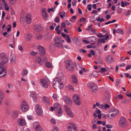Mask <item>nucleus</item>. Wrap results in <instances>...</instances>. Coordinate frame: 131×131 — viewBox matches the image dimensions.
<instances>
[{
	"mask_svg": "<svg viewBox=\"0 0 131 131\" xmlns=\"http://www.w3.org/2000/svg\"><path fill=\"white\" fill-rule=\"evenodd\" d=\"M2 62L0 63V74H2L4 73L3 75L0 77H4L6 74L7 73L6 68L5 66L3 65L5 64L8 61L7 58H1Z\"/></svg>",
	"mask_w": 131,
	"mask_h": 131,
	"instance_id": "1",
	"label": "nucleus"
},
{
	"mask_svg": "<svg viewBox=\"0 0 131 131\" xmlns=\"http://www.w3.org/2000/svg\"><path fill=\"white\" fill-rule=\"evenodd\" d=\"M63 77H59L55 78L53 81V86L55 89H61L63 87Z\"/></svg>",
	"mask_w": 131,
	"mask_h": 131,
	"instance_id": "2",
	"label": "nucleus"
},
{
	"mask_svg": "<svg viewBox=\"0 0 131 131\" xmlns=\"http://www.w3.org/2000/svg\"><path fill=\"white\" fill-rule=\"evenodd\" d=\"M54 45L58 48H62L63 47V44L61 42V39L59 37H55L53 39Z\"/></svg>",
	"mask_w": 131,
	"mask_h": 131,
	"instance_id": "3",
	"label": "nucleus"
},
{
	"mask_svg": "<svg viewBox=\"0 0 131 131\" xmlns=\"http://www.w3.org/2000/svg\"><path fill=\"white\" fill-rule=\"evenodd\" d=\"M65 66L67 69L70 70H74V65L73 62L70 60H67L65 61Z\"/></svg>",
	"mask_w": 131,
	"mask_h": 131,
	"instance_id": "4",
	"label": "nucleus"
},
{
	"mask_svg": "<svg viewBox=\"0 0 131 131\" xmlns=\"http://www.w3.org/2000/svg\"><path fill=\"white\" fill-rule=\"evenodd\" d=\"M40 82L42 86L45 88H48L50 84L49 79L47 78L41 79Z\"/></svg>",
	"mask_w": 131,
	"mask_h": 131,
	"instance_id": "5",
	"label": "nucleus"
},
{
	"mask_svg": "<svg viewBox=\"0 0 131 131\" xmlns=\"http://www.w3.org/2000/svg\"><path fill=\"white\" fill-rule=\"evenodd\" d=\"M72 99L75 105L77 106L80 105L81 104V101L79 95L77 94L74 95Z\"/></svg>",
	"mask_w": 131,
	"mask_h": 131,
	"instance_id": "6",
	"label": "nucleus"
},
{
	"mask_svg": "<svg viewBox=\"0 0 131 131\" xmlns=\"http://www.w3.org/2000/svg\"><path fill=\"white\" fill-rule=\"evenodd\" d=\"M55 110L56 111V113L59 116H60L62 115V109L60 105L58 103L55 104L54 105Z\"/></svg>",
	"mask_w": 131,
	"mask_h": 131,
	"instance_id": "7",
	"label": "nucleus"
},
{
	"mask_svg": "<svg viewBox=\"0 0 131 131\" xmlns=\"http://www.w3.org/2000/svg\"><path fill=\"white\" fill-rule=\"evenodd\" d=\"M67 126L69 131H77V126L73 123H69L67 124Z\"/></svg>",
	"mask_w": 131,
	"mask_h": 131,
	"instance_id": "8",
	"label": "nucleus"
},
{
	"mask_svg": "<svg viewBox=\"0 0 131 131\" xmlns=\"http://www.w3.org/2000/svg\"><path fill=\"white\" fill-rule=\"evenodd\" d=\"M127 121L124 118L121 117L119 123V125L121 128L126 127L127 125Z\"/></svg>",
	"mask_w": 131,
	"mask_h": 131,
	"instance_id": "9",
	"label": "nucleus"
},
{
	"mask_svg": "<svg viewBox=\"0 0 131 131\" xmlns=\"http://www.w3.org/2000/svg\"><path fill=\"white\" fill-rule=\"evenodd\" d=\"M29 108V107L27 104L26 102L23 101L21 106V110L23 112H25L27 111Z\"/></svg>",
	"mask_w": 131,
	"mask_h": 131,
	"instance_id": "10",
	"label": "nucleus"
},
{
	"mask_svg": "<svg viewBox=\"0 0 131 131\" xmlns=\"http://www.w3.org/2000/svg\"><path fill=\"white\" fill-rule=\"evenodd\" d=\"M64 107L68 115L71 117H73L74 116V114L71 111L69 108L66 105L64 106Z\"/></svg>",
	"mask_w": 131,
	"mask_h": 131,
	"instance_id": "11",
	"label": "nucleus"
},
{
	"mask_svg": "<svg viewBox=\"0 0 131 131\" xmlns=\"http://www.w3.org/2000/svg\"><path fill=\"white\" fill-rule=\"evenodd\" d=\"M64 102L67 104L71 105L72 102L71 99L69 97L66 96H64L63 98Z\"/></svg>",
	"mask_w": 131,
	"mask_h": 131,
	"instance_id": "12",
	"label": "nucleus"
},
{
	"mask_svg": "<svg viewBox=\"0 0 131 131\" xmlns=\"http://www.w3.org/2000/svg\"><path fill=\"white\" fill-rule=\"evenodd\" d=\"M17 122L18 125L21 126H25L26 124L25 120L21 118L18 119Z\"/></svg>",
	"mask_w": 131,
	"mask_h": 131,
	"instance_id": "13",
	"label": "nucleus"
},
{
	"mask_svg": "<svg viewBox=\"0 0 131 131\" xmlns=\"http://www.w3.org/2000/svg\"><path fill=\"white\" fill-rule=\"evenodd\" d=\"M90 89L92 90L93 92H95L97 89V86L94 83L90 84L89 85Z\"/></svg>",
	"mask_w": 131,
	"mask_h": 131,
	"instance_id": "14",
	"label": "nucleus"
},
{
	"mask_svg": "<svg viewBox=\"0 0 131 131\" xmlns=\"http://www.w3.org/2000/svg\"><path fill=\"white\" fill-rule=\"evenodd\" d=\"M39 51V53L41 56H42L45 53V50L42 47L39 46L37 48Z\"/></svg>",
	"mask_w": 131,
	"mask_h": 131,
	"instance_id": "15",
	"label": "nucleus"
},
{
	"mask_svg": "<svg viewBox=\"0 0 131 131\" xmlns=\"http://www.w3.org/2000/svg\"><path fill=\"white\" fill-rule=\"evenodd\" d=\"M46 9H42L41 13L43 18L45 20L48 19V15L46 13Z\"/></svg>",
	"mask_w": 131,
	"mask_h": 131,
	"instance_id": "16",
	"label": "nucleus"
},
{
	"mask_svg": "<svg viewBox=\"0 0 131 131\" xmlns=\"http://www.w3.org/2000/svg\"><path fill=\"white\" fill-rule=\"evenodd\" d=\"M32 17L30 14H27L26 17V20L27 23L29 24L31 23Z\"/></svg>",
	"mask_w": 131,
	"mask_h": 131,
	"instance_id": "17",
	"label": "nucleus"
},
{
	"mask_svg": "<svg viewBox=\"0 0 131 131\" xmlns=\"http://www.w3.org/2000/svg\"><path fill=\"white\" fill-rule=\"evenodd\" d=\"M35 62L40 65H42L43 64V61L42 58H37Z\"/></svg>",
	"mask_w": 131,
	"mask_h": 131,
	"instance_id": "18",
	"label": "nucleus"
},
{
	"mask_svg": "<svg viewBox=\"0 0 131 131\" xmlns=\"http://www.w3.org/2000/svg\"><path fill=\"white\" fill-rule=\"evenodd\" d=\"M105 60L107 63L110 64L112 62H113L115 60L114 58H106Z\"/></svg>",
	"mask_w": 131,
	"mask_h": 131,
	"instance_id": "19",
	"label": "nucleus"
},
{
	"mask_svg": "<svg viewBox=\"0 0 131 131\" xmlns=\"http://www.w3.org/2000/svg\"><path fill=\"white\" fill-rule=\"evenodd\" d=\"M34 29L36 31L39 32L42 29V28L40 26L36 25L34 26Z\"/></svg>",
	"mask_w": 131,
	"mask_h": 131,
	"instance_id": "20",
	"label": "nucleus"
},
{
	"mask_svg": "<svg viewBox=\"0 0 131 131\" xmlns=\"http://www.w3.org/2000/svg\"><path fill=\"white\" fill-rule=\"evenodd\" d=\"M72 79L73 83L75 84H77L78 83V81H77V78L74 75H73L72 76Z\"/></svg>",
	"mask_w": 131,
	"mask_h": 131,
	"instance_id": "21",
	"label": "nucleus"
},
{
	"mask_svg": "<svg viewBox=\"0 0 131 131\" xmlns=\"http://www.w3.org/2000/svg\"><path fill=\"white\" fill-rule=\"evenodd\" d=\"M43 101L45 102L47 105H50V101L48 98L46 96H44L43 97Z\"/></svg>",
	"mask_w": 131,
	"mask_h": 131,
	"instance_id": "22",
	"label": "nucleus"
},
{
	"mask_svg": "<svg viewBox=\"0 0 131 131\" xmlns=\"http://www.w3.org/2000/svg\"><path fill=\"white\" fill-rule=\"evenodd\" d=\"M32 35L31 34L29 33L27 34L26 37V40L28 41H30L32 38Z\"/></svg>",
	"mask_w": 131,
	"mask_h": 131,
	"instance_id": "23",
	"label": "nucleus"
},
{
	"mask_svg": "<svg viewBox=\"0 0 131 131\" xmlns=\"http://www.w3.org/2000/svg\"><path fill=\"white\" fill-rule=\"evenodd\" d=\"M4 95L3 93L0 91V105L2 104V101L3 100Z\"/></svg>",
	"mask_w": 131,
	"mask_h": 131,
	"instance_id": "24",
	"label": "nucleus"
},
{
	"mask_svg": "<svg viewBox=\"0 0 131 131\" xmlns=\"http://www.w3.org/2000/svg\"><path fill=\"white\" fill-rule=\"evenodd\" d=\"M40 126L38 123L37 122H35L34 123L33 127L34 128H35V129L39 127Z\"/></svg>",
	"mask_w": 131,
	"mask_h": 131,
	"instance_id": "25",
	"label": "nucleus"
},
{
	"mask_svg": "<svg viewBox=\"0 0 131 131\" xmlns=\"http://www.w3.org/2000/svg\"><path fill=\"white\" fill-rule=\"evenodd\" d=\"M18 116V113L17 111H15L14 112L13 115L12 117L14 118H17Z\"/></svg>",
	"mask_w": 131,
	"mask_h": 131,
	"instance_id": "26",
	"label": "nucleus"
},
{
	"mask_svg": "<svg viewBox=\"0 0 131 131\" xmlns=\"http://www.w3.org/2000/svg\"><path fill=\"white\" fill-rule=\"evenodd\" d=\"M36 112L37 114L38 115H41L42 114V111L41 109V108L40 109H39V110H36Z\"/></svg>",
	"mask_w": 131,
	"mask_h": 131,
	"instance_id": "27",
	"label": "nucleus"
},
{
	"mask_svg": "<svg viewBox=\"0 0 131 131\" xmlns=\"http://www.w3.org/2000/svg\"><path fill=\"white\" fill-rule=\"evenodd\" d=\"M28 73V71L27 70H24L22 72V76L24 77L26 76Z\"/></svg>",
	"mask_w": 131,
	"mask_h": 131,
	"instance_id": "28",
	"label": "nucleus"
},
{
	"mask_svg": "<svg viewBox=\"0 0 131 131\" xmlns=\"http://www.w3.org/2000/svg\"><path fill=\"white\" fill-rule=\"evenodd\" d=\"M46 66L48 68H51L52 67V66L50 62H47L46 63Z\"/></svg>",
	"mask_w": 131,
	"mask_h": 131,
	"instance_id": "29",
	"label": "nucleus"
},
{
	"mask_svg": "<svg viewBox=\"0 0 131 131\" xmlns=\"http://www.w3.org/2000/svg\"><path fill=\"white\" fill-rule=\"evenodd\" d=\"M66 40L67 42L68 43L70 42L71 41V39L68 35L67 34L66 35Z\"/></svg>",
	"mask_w": 131,
	"mask_h": 131,
	"instance_id": "30",
	"label": "nucleus"
},
{
	"mask_svg": "<svg viewBox=\"0 0 131 131\" xmlns=\"http://www.w3.org/2000/svg\"><path fill=\"white\" fill-rule=\"evenodd\" d=\"M42 37V36L41 35L38 34L36 35V38L38 40L41 39Z\"/></svg>",
	"mask_w": 131,
	"mask_h": 131,
	"instance_id": "31",
	"label": "nucleus"
},
{
	"mask_svg": "<svg viewBox=\"0 0 131 131\" xmlns=\"http://www.w3.org/2000/svg\"><path fill=\"white\" fill-rule=\"evenodd\" d=\"M10 61L12 63H15L16 62V58H10Z\"/></svg>",
	"mask_w": 131,
	"mask_h": 131,
	"instance_id": "32",
	"label": "nucleus"
},
{
	"mask_svg": "<svg viewBox=\"0 0 131 131\" xmlns=\"http://www.w3.org/2000/svg\"><path fill=\"white\" fill-rule=\"evenodd\" d=\"M110 99V95L108 94L106 96L105 101L106 102H108L109 101Z\"/></svg>",
	"mask_w": 131,
	"mask_h": 131,
	"instance_id": "33",
	"label": "nucleus"
},
{
	"mask_svg": "<svg viewBox=\"0 0 131 131\" xmlns=\"http://www.w3.org/2000/svg\"><path fill=\"white\" fill-rule=\"evenodd\" d=\"M117 33H120L121 34H123L124 32L123 30L121 29H117L116 31Z\"/></svg>",
	"mask_w": 131,
	"mask_h": 131,
	"instance_id": "34",
	"label": "nucleus"
},
{
	"mask_svg": "<svg viewBox=\"0 0 131 131\" xmlns=\"http://www.w3.org/2000/svg\"><path fill=\"white\" fill-rule=\"evenodd\" d=\"M9 75L11 77H13L14 75V73L12 70H10L8 71Z\"/></svg>",
	"mask_w": 131,
	"mask_h": 131,
	"instance_id": "35",
	"label": "nucleus"
},
{
	"mask_svg": "<svg viewBox=\"0 0 131 131\" xmlns=\"http://www.w3.org/2000/svg\"><path fill=\"white\" fill-rule=\"evenodd\" d=\"M96 60L97 61V62L99 63L100 64H102V61L101 58H97Z\"/></svg>",
	"mask_w": 131,
	"mask_h": 131,
	"instance_id": "36",
	"label": "nucleus"
},
{
	"mask_svg": "<svg viewBox=\"0 0 131 131\" xmlns=\"http://www.w3.org/2000/svg\"><path fill=\"white\" fill-rule=\"evenodd\" d=\"M38 54V52H34L33 51H32L30 52V55L32 56H35L36 55Z\"/></svg>",
	"mask_w": 131,
	"mask_h": 131,
	"instance_id": "37",
	"label": "nucleus"
},
{
	"mask_svg": "<svg viewBox=\"0 0 131 131\" xmlns=\"http://www.w3.org/2000/svg\"><path fill=\"white\" fill-rule=\"evenodd\" d=\"M117 114L115 113H113L111 114L110 115H108V117L110 118L111 119L113 118Z\"/></svg>",
	"mask_w": 131,
	"mask_h": 131,
	"instance_id": "38",
	"label": "nucleus"
},
{
	"mask_svg": "<svg viewBox=\"0 0 131 131\" xmlns=\"http://www.w3.org/2000/svg\"><path fill=\"white\" fill-rule=\"evenodd\" d=\"M106 71V69L102 67L101 68V70L98 72H100L101 73L104 72Z\"/></svg>",
	"mask_w": 131,
	"mask_h": 131,
	"instance_id": "39",
	"label": "nucleus"
},
{
	"mask_svg": "<svg viewBox=\"0 0 131 131\" xmlns=\"http://www.w3.org/2000/svg\"><path fill=\"white\" fill-rule=\"evenodd\" d=\"M55 10V9L53 7H52L48 9V11L49 13L50 11H52L53 12H54Z\"/></svg>",
	"mask_w": 131,
	"mask_h": 131,
	"instance_id": "40",
	"label": "nucleus"
},
{
	"mask_svg": "<svg viewBox=\"0 0 131 131\" xmlns=\"http://www.w3.org/2000/svg\"><path fill=\"white\" fill-rule=\"evenodd\" d=\"M93 75L94 77H97V72L96 71H94L93 72Z\"/></svg>",
	"mask_w": 131,
	"mask_h": 131,
	"instance_id": "41",
	"label": "nucleus"
},
{
	"mask_svg": "<svg viewBox=\"0 0 131 131\" xmlns=\"http://www.w3.org/2000/svg\"><path fill=\"white\" fill-rule=\"evenodd\" d=\"M9 2L11 4H13L16 3L17 0H8Z\"/></svg>",
	"mask_w": 131,
	"mask_h": 131,
	"instance_id": "42",
	"label": "nucleus"
},
{
	"mask_svg": "<svg viewBox=\"0 0 131 131\" xmlns=\"http://www.w3.org/2000/svg\"><path fill=\"white\" fill-rule=\"evenodd\" d=\"M112 111L114 112V113L117 114L119 113V111L117 109H113Z\"/></svg>",
	"mask_w": 131,
	"mask_h": 131,
	"instance_id": "43",
	"label": "nucleus"
},
{
	"mask_svg": "<svg viewBox=\"0 0 131 131\" xmlns=\"http://www.w3.org/2000/svg\"><path fill=\"white\" fill-rule=\"evenodd\" d=\"M86 21V19L84 17H82L80 18L79 20L80 22H83L84 23H85Z\"/></svg>",
	"mask_w": 131,
	"mask_h": 131,
	"instance_id": "44",
	"label": "nucleus"
},
{
	"mask_svg": "<svg viewBox=\"0 0 131 131\" xmlns=\"http://www.w3.org/2000/svg\"><path fill=\"white\" fill-rule=\"evenodd\" d=\"M0 56L1 57H5L6 56V54L4 52L1 53L0 54Z\"/></svg>",
	"mask_w": 131,
	"mask_h": 131,
	"instance_id": "45",
	"label": "nucleus"
},
{
	"mask_svg": "<svg viewBox=\"0 0 131 131\" xmlns=\"http://www.w3.org/2000/svg\"><path fill=\"white\" fill-rule=\"evenodd\" d=\"M67 87L69 89H71L72 90H73L74 89L73 87L69 85L67 86Z\"/></svg>",
	"mask_w": 131,
	"mask_h": 131,
	"instance_id": "46",
	"label": "nucleus"
},
{
	"mask_svg": "<svg viewBox=\"0 0 131 131\" xmlns=\"http://www.w3.org/2000/svg\"><path fill=\"white\" fill-rule=\"evenodd\" d=\"M30 96L31 97L33 98L36 96V95L35 93L31 92L30 93Z\"/></svg>",
	"mask_w": 131,
	"mask_h": 131,
	"instance_id": "47",
	"label": "nucleus"
},
{
	"mask_svg": "<svg viewBox=\"0 0 131 131\" xmlns=\"http://www.w3.org/2000/svg\"><path fill=\"white\" fill-rule=\"evenodd\" d=\"M52 97L54 100H57V95L56 94H54Z\"/></svg>",
	"mask_w": 131,
	"mask_h": 131,
	"instance_id": "48",
	"label": "nucleus"
},
{
	"mask_svg": "<svg viewBox=\"0 0 131 131\" xmlns=\"http://www.w3.org/2000/svg\"><path fill=\"white\" fill-rule=\"evenodd\" d=\"M36 110H39V109H40L41 108V106L39 105H36Z\"/></svg>",
	"mask_w": 131,
	"mask_h": 131,
	"instance_id": "49",
	"label": "nucleus"
},
{
	"mask_svg": "<svg viewBox=\"0 0 131 131\" xmlns=\"http://www.w3.org/2000/svg\"><path fill=\"white\" fill-rule=\"evenodd\" d=\"M129 100L128 99L124 100L122 101V103H128L129 102Z\"/></svg>",
	"mask_w": 131,
	"mask_h": 131,
	"instance_id": "50",
	"label": "nucleus"
},
{
	"mask_svg": "<svg viewBox=\"0 0 131 131\" xmlns=\"http://www.w3.org/2000/svg\"><path fill=\"white\" fill-rule=\"evenodd\" d=\"M36 131H43V129L40 126L36 129Z\"/></svg>",
	"mask_w": 131,
	"mask_h": 131,
	"instance_id": "51",
	"label": "nucleus"
},
{
	"mask_svg": "<svg viewBox=\"0 0 131 131\" xmlns=\"http://www.w3.org/2000/svg\"><path fill=\"white\" fill-rule=\"evenodd\" d=\"M18 49L20 51H23V48L20 45H19L18 46Z\"/></svg>",
	"mask_w": 131,
	"mask_h": 131,
	"instance_id": "52",
	"label": "nucleus"
},
{
	"mask_svg": "<svg viewBox=\"0 0 131 131\" xmlns=\"http://www.w3.org/2000/svg\"><path fill=\"white\" fill-rule=\"evenodd\" d=\"M131 12V11L130 10H128L127 11L126 13H125V15L126 16H128L129 15H130V13Z\"/></svg>",
	"mask_w": 131,
	"mask_h": 131,
	"instance_id": "53",
	"label": "nucleus"
},
{
	"mask_svg": "<svg viewBox=\"0 0 131 131\" xmlns=\"http://www.w3.org/2000/svg\"><path fill=\"white\" fill-rule=\"evenodd\" d=\"M59 19L58 17H56L54 19V21L56 23H58L59 22Z\"/></svg>",
	"mask_w": 131,
	"mask_h": 131,
	"instance_id": "54",
	"label": "nucleus"
},
{
	"mask_svg": "<svg viewBox=\"0 0 131 131\" xmlns=\"http://www.w3.org/2000/svg\"><path fill=\"white\" fill-rule=\"evenodd\" d=\"M104 109H106L109 108L110 107V106L108 104H105L104 106Z\"/></svg>",
	"mask_w": 131,
	"mask_h": 131,
	"instance_id": "55",
	"label": "nucleus"
},
{
	"mask_svg": "<svg viewBox=\"0 0 131 131\" xmlns=\"http://www.w3.org/2000/svg\"><path fill=\"white\" fill-rule=\"evenodd\" d=\"M92 5L91 4H89L88 6V9L89 11H91V10Z\"/></svg>",
	"mask_w": 131,
	"mask_h": 131,
	"instance_id": "56",
	"label": "nucleus"
},
{
	"mask_svg": "<svg viewBox=\"0 0 131 131\" xmlns=\"http://www.w3.org/2000/svg\"><path fill=\"white\" fill-rule=\"evenodd\" d=\"M80 51L81 53H85V52H86V51L84 50L83 49H81L80 50Z\"/></svg>",
	"mask_w": 131,
	"mask_h": 131,
	"instance_id": "57",
	"label": "nucleus"
},
{
	"mask_svg": "<svg viewBox=\"0 0 131 131\" xmlns=\"http://www.w3.org/2000/svg\"><path fill=\"white\" fill-rule=\"evenodd\" d=\"M106 127L108 128H111L113 126L112 125L109 124H107L106 125Z\"/></svg>",
	"mask_w": 131,
	"mask_h": 131,
	"instance_id": "58",
	"label": "nucleus"
},
{
	"mask_svg": "<svg viewBox=\"0 0 131 131\" xmlns=\"http://www.w3.org/2000/svg\"><path fill=\"white\" fill-rule=\"evenodd\" d=\"M92 27V25H90L89 26L88 28L86 29V30H90L92 28H91Z\"/></svg>",
	"mask_w": 131,
	"mask_h": 131,
	"instance_id": "59",
	"label": "nucleus"
},
{
	"mask_svg": "<svg viewBox=\"0 0 131 131\" xmlns=\"http://www.w3.org/2000/svg\"><path fill=\"white\" fill-rule=\"evenodd\" d=\"M52 131H59V129L58 128L56 127H54L53 128Z\"/></svg>",
	"mask_w": 131,
	"mask_h": 131,
	"instance_id": "60",
	"label": "nucleus"
},
{
	"mask_svg": "<svg viewBox=\"0 0 131 131\" xmlns=\"http://www.w3.org/2000/svg\"><path fill=\"white\" fill-rule=\"evenodd\" d=\"M27 117L28 119L29 120H31L32 118V116L31 115H28Z\"/></svg>",
	"mask_w": 131,
	"mask_h": 131,
	"instance_id": "61",
	"label": "nucleus"
},
{
	"mask_svg": "<svg viewBox=\"0 0 131 131\" xmlns=\"http://www.w3.org/2000/svg\"><path fill=\"white\" fill-rule=\"evenodd\" d=\"M5 13L4 11H2V17H1L2 18H2H4V16L5 15Z\"/></svg>",
	"mask_w": 131,
	"mask_h": 131,
	"instance_id": "62",
	"label": "nucleus"
},
{
	"mask_svg": "<svg viewBox=\"0 0 131 131\" xmlns=\"http://www.w3.org/2000/svg\"><path fill=\"white\" fill-rule=\"evenodd\" d=\"M125 76H126L127 77H128L130 79L131 78V76L128 74L126 73H124Z\"/></svg>",
	"mask_w": 131,
	"mask_h": 131,
	"instance_id": "63",
	"label": "nucleus"
},
{
	"mask_svg": "<svg viewBox=\"0 0 131 131\" xmlns=\"http://www.w3.org/2000/svg\"><path fill=\"white\" fill-rule=\"evenodd\" d=\"M77 2V1L76 0H74L72 2V4L73 5V6L75 5Z\"/></svg>",
	"mask_w": 131,
	"mask_h": 131,
	"instance_id": "64",
	"label": "nucleus"
}]
</instances>
